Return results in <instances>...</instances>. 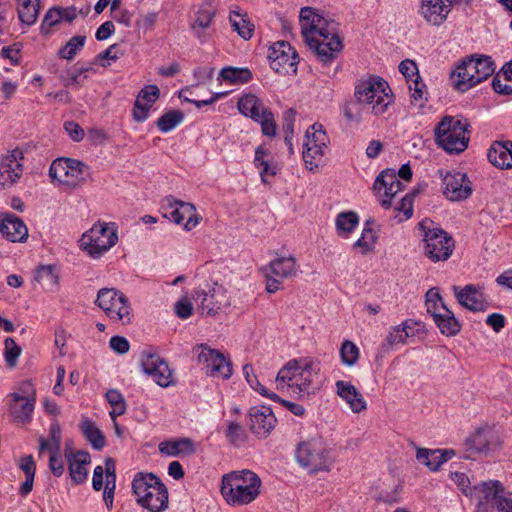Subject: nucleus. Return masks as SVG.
<instances>
[{"mask_svg":"<svg viewBox=\"0 0 512 512\" xmlns=\"http://www.w3.org/2000/svg\"><path fill=\"white\" fill-rule=\"evenodd\" d=\"M158 18L157 12H148L147 14L141 16L136 21V27L139 29H144L145 31L151 30Z\"/></svg>","mask_w":512,"mask_h":512,"instance_id":"62","label":"nucleus"},{"mask_svg":"<svg viewBox=\"0 0 512 512\" xmlns=\"http://www.w3.org/2000/svg\"><path fill=\"white\" fill-rule=\"evenodd\" d=\"M455 1L456 0H420L418 12L428 24L440 26L447 20Z\"/></svg>","mask_w":512,"mask_h":512,"instance_id":"23","label":"nucleus"},{"mask_svg":"<svg viewBox=\"0 0 512 512\" xmlns=\"http://www.w3.org/2000/svg\"><path fill=\"white\" fill-rule=\"evenodd\" d=\"M455 455L452 449L419 448L416 452L417 460L431 471H437L444 463Z\"/></svg>","mask_w":512,"mask_h":512,"instance_id":"31","label":"nucleus"},{"mask_svg":"<svg viewBox=\"0 0 512 512\" xmlns=\"http://www.w3.org/2000/svg\"><path fill=\"white\" fill-rule=\"evenodd\" d=\"M311 361L292 359L288 361L277 373L275 383L280 393L289 392L292 396L299 397L309 391L313 383V375H317Z\"/></svg>","mask_w":512,"mask_h":512,"instance_id":"3","label":"nucleus"},{"mask_svg":"<svg viewBox=\"0 0 512 512\" xmlns=\"http://www.w3.org/2000/svg\"><path fill=\"white\" fill-rule=\"evenodd\" d=\"M413 198L414 195L412 193L406 194L400 201L397 210L403 212L405 215V219H409L413 215Z\"/></svg>","mask_w":512,"mask_h":512,"instance_id":"63","label":"nucleus"},{"mask_svg":"<svg viewBox=\"0 0 512 512\" xmlns=\"http://www.w3.org/2000/svg\"><path fill=\"white\" fill-rule=\"evenodd\" d=\"M304 142L308 143V145L316 144L317 146L327 148L329 138L326 134V131L323 129V125L320 123H314L312 126H310L306 131Z\"/></svg>","mask_w":512,"mask_h":512,"instance_id":"49","label":"nucleus"},{"mask_svg":"<svg viewBox=\"0 0 512 512\" xmlns=\"http://www.w3.org/2000/svg\"><path fill=\"white\" fill-rule=\"evenodd\" d=\"M85 164L71 158L55 159L49 168L52 183L66 188H75L85 180Z\"/></svg>","mask_w":512,"mask_h":512,"instance_id":"13","label":"nucleus"},{"mask_svg":"<svg viewBox=\"0 0 512 512\" xmlns=\"http://www.w3.org/2000/svg\"><path fill=\"white\" fill-rule=\"evenodd\" d=\"M118 241L117 226L113 222L97 221L80 239V248L91 258L98 259Z\"/></svg>","mask_w":512,"mask_h":512,"instance_id":"8","label":"nucleus"},{"mask_svg":"<svg viewBox=\"0 0 512 512\" xmlns=\"http://www.w3.org/2000/svg\"><path fill=\"white\" fill-rule=\"evenodd\" d=\"M277 419L267 406L252 407L249 411V427L259 438L267 437L275 428Z\"/></svg>","mask_w":512,"mask_h":512,"instance_id":"24","label":"nucleus"},{"mask_svg":"<svg viewBox=\"0 0 512 512\" xmlns=\"http://www.w3.org/2000/svg\"><path fill=\"white\" fill-rule=\"evenodd\" d=\"M299 21L305 42L317 59L324 65L334 61L343 48L335 24L311 7L301 9Z\"/></svg>","mask_w":512,"mask_h":512,"instance_id":"1","label":"nucleus"},{"mask_svg":"<svg viewBox=\"0 0 512 512\" xmlns=\"http://www.w3.org/2000/svg\"><path fill=\"white\" fill-rule=\"evenodd\" d=\"M215 13V9L212 6L208 4L201 5L195 14L194 20L190 24L193 34L201 42L205 41L204 30L210 27Z\"/></svg>","mask_w":512,"mask_h":512,"instance_id":"36","label":"nucleus"},{"mask_svg":"<svg viewBox=\"0 0 512 512\" xmlns=\"http://www.w3.org/2000/svg\"><path fill=\"white\" fill-rule=\"evenodd\" d=\"M226 437L234 446H240L246 441L245 430L237 423H229L226 430Z\"/></svg>","mask_w":512,"mask_h":512,"instance_id":"56","label":"nucleus"},{"mask_svg":"<svg viewBox=\"0 0 512 512\" xmlns=\"http://www.w3.org/2000/svg\"><path fill=\"white\" fill-rule=\"evenodd\" d=\"M184 119V114L179 110H170L164 113L156 122L158 129L168 133L176 128Z\"/></svg>","mask_w":512,"mask_h":512,"instance_id":"47","label":"nucleus"},{"mask_svg":"<svg viewBox=\"0 0 512 512\" xmlns=\"http://www.w3.org/2000/svg\"><path fill=\"white\" fill-rule=\"evenodd\" d=\"M487 158L500 170L512 169V141H493L487 151Z\"/></svg>","mask_w":512,"mask_h":512,"instance_id":"29","label":"nucleus"},{"mask_svg":"<svg viewBox=\"0 0 512 512\" xmlns=\"http://www.w3.org/2000/svg\"><path fill=\"white\" fill-rule=\"evenodd\" d=\"M451 479L466 496H471L473 486L470 485V480L466 474L454 472L451 473Z\"/></svg>","mask_w":512,"mask_h":512,"instance_id":"58","label":"nucleus"},{"mask_svg":"<svg viewBox=\"0 0 512 512\" xmlns=\"http://www.w3.org/2000/svg\"><path fill=\"white\" fill-rule=\"evenodd\" d=\"M69 464V473L75 484H81L86 481L88 471L86 466L90 463V455L85 451H77L66 455Z\"/></svg>","mask_w":512,"mask_h":512,"instance_id":"35","label":"nucleus"},{"mask_svg":"<svg viewBox=\"0 0 512 512\" xmlns=\"http://www.w3.org/2000/svg\"><path fill=\"white\" fill-rule=\"evenodd\" d=\"M373 189L381 206L388 209L392 199L403 189V184L394 169H385L376 177Z\"/></svg>","mask_w":512,"mask_h":512,"instance_id":"19","label":"nucleus"},{"mask_svg":"<svg viewBox=\"0 0 512 512\" xmlns=\"http://www.w3.org/2000/svg\"><path fill=\"white\" fill-rule=\"evenodd\" d=\"M492 87L494 91L501 95H511L512 94V82H504L501 77L498 75L492 80Z\"/></svg>","mask_w":512,"mask_h":512,"instance_id":"64","label":"nucleus"},{"mask_svg":"<svg viewBox=\"0 0 512 512\" xmlns=\"http://www.w3.org/2000/svg\"><path fill=\"white\" fill-rule=\"evenodd\" d=\"M229 22L234 32L244 40H250L254 35L255 26L248 13L237 5L230 7Z\"/></svg>","mask_w":512,"mask_h":512,"instance_id":"30","label":"nucleus"},{"mask_svg":"<svg viewBox=\"0 0 512 512\" xmlns=\"http://www.w3.org/2000/svg\"><path fill=\"white\" fill-rule=\"evenodd\" d=\"M469 127L467 119L444 116L434 131L436 143L448 153L463 152L469 144Z\"/></svg>","mask_w":512,"mask_h":512,"instance_id":"6","label":"nucleus"},{"mask_svg":"<svg viewBox=\"0 0 512 512\" xmlns=\"http://www.w3.org/2000/svg\"><path fill=\"white\" fill-rule=\"evenodd\" d=\"M141 366L144 373L150 376L159 386L168 387L172 384V371L159 355L144 352L141 356Z\"/></svg>","mask_w":512,"mask_h":512,"instance_id":"21","label":"nucleus"},{"mask_svg":"<svg viewBox=\"0 0 512 512\" xmlns=\"http://www.w3.org/2000/svg\"><path fill=\"white\" fill-rule=\"evenodd\" d=\"M197 445L190 438H178L159 444L161 454L170 457H189L196 452Z\"/></svg>","mask_w":512,"mask_h":512,"instance_id":"33","label":"nucleus"},{"mask_svg":"<svg viewBox=\"0 0 512 512\" xmlns=\"http://www.w3.org/2000/svg\"><path fill=\"white\" fill-rule=\"evenodd\" d=\"M488 434L489 433L484 429L477 430L471 437L466 440L467 448L477 452H485L489 447Z\"/></svg>","mask_w":512,"mask_h":512,"instance_id":"51","label":"nucleus"},{"mask_svg":"<svg viewBox=\"0 0 512 512\" xmlns=\"http://www.w3.org/2000/svg\"><path fill=\"white\" fill-rule=\"evenodd\" d=\"M110 348L118 354H126L130 349L129 341L122 336H113L109 340Z\"/></svg>","mask_w":512,"mask_h":512,"instance_id":"59","label":"nucleus"},{"mask_svg":"<svg viewBox=\"0 0 512 512\" xmlns=\"http://www.w3.org/2000/svg\"><path fill=\"white\" fill-rule=\"evenodd\" d=\"M95 304L113 322L123 325L132 322L133 313L129 299L119 290L114 288L100 289L97 293Z\"/></svg>","mask_w":512,"mask_h":512,"instance_id":"10","label":"nucleus"},{"mask_svg":"<svg viewBox=\"0 0 512 512\" xmlns=\"http://www.w3.org/2000/svg\"><path fill=\"white\" fill-rule=\"evenodd\" d=\"M0 233L10 242H24L28 238L24 221L10 212L0 213Z\"/></svg>","mask_w":512,"mask_h":512,"instance_id":"26","label":"nucleus"},{"mask_svg":"<svg viewBox=\"0 0 512 512\" xmlns=\"http://www.w3.org/2000/svg\"><path fill=\"white\" fill-rule=\"evenodd\" d=\"M9 397L11 398L9 405L11 416L18 422H28L34 410L35 399L33 397L21 396L17 392L10 394Z\"/></svg>","mask_w":512,"mask_h":512,"instance_id":"32","label":"nucleus"},{"mask_svg":"<svg viewBox=\"0 0 512 512\" xmlns=\"http://www.w3.org/2000/svg\"><path fill=\"white\" fill-rule=\"evenodd\" d=\"M359 348L349 340H345L340 348L341 361L346 366H354L359 359Z\"/></svg>","mask_w":512,"mask_h":512,"instance_id":"50","label":"nucleus"},{"mask_svg":"<svg viewBox=\"0 0 512 512\" xmlns=\"http://www.w3.org/2000/svg\"><path fill=\"white\" fill-rule=\"evenodd\" d=\"M4 359L8 366L14 367L21 354V348L17 345L13 338H6L4 342Z\"/></svg>","mask_w":512,"mask_h":512,"instance_id":"54","label":"nucleus"},{"mask_svg":"<svg viewBox=\"0 0 512 512\" xmlns=\"http://www.w3.org/2000/svg\"><path fill=\"white\" fill-rule=\"evenodd\" d=\"M502 493L498 481L482 482L473 486L470 498L475 503L476 512H498L499 503L507 497Z\"/></svg>","mask_w":512,"mask_h":512,"instance_id":"15","label":"nucleus"},{"mask_svg":"<svg viewBox=\"0 0 512 512\" xmlns=\"http://www.w3.org/2000/svg\"><path fill=\"white\" fill-rule=\"evenodd\" d=\"M476 69L474 68L472 57L461 61L450 73V80L458 91L466 92L478 85Z\"/></svg>","mask_w":512,"mask_h":512,"instance_id":"27","label":"nucleus"},{"mask_svg":"<svg viewBox=\"0 0 512 512\" xmlns=\"http://www.w3.org/2000/svg\"><path fill=\"white\" fill-rule=\"evenodd\" d=\"M193 306L191 302L187 299H181L175 304V313L181 319H187L192 315Z\"/></svg>","mask_w":512,"mask_h":512,"instance_id":"61","label":"nucleus"},{"mask_svg":"<svg viewBox=\"0 0 512 512\" xmlns=\"http://www.w3.org/2000/svg\"><path fill=\"white\" fill-rule=\"evenodd\" d=\"M303 147V160L306 167L311 171L317 169L323 162L326 147L317 146L316 144L308 145L305 142Z\"/></svg>","mask_w":512,"mask_h":512,"instance_id":"46","label":"nucleus"},{"mask_svg":"<svg viewBox=\"0 0 512 512\" xmlns=\"http://www.w3.org/2000/svg\"><path fill=\"white\" fill-rule=\"evenodd\" d=\"M159 96L160 90L156 85L151 84L144 86L138 93L134 103L132 110L133 119L138 123L146 121L153 105L159 99Z\"/></svg>","mask_w":512,"mask_h":512,"instance_id":"25","label":"nucleus"},{"mask_svg":"<svg viewBox=\"0 0 512 512\" xmlns=\"http://www.w3.org/2000/svg\"><path fill=\"white\" fill-rule=\"evenodd\" d=\"M261 489V478L249 469L230 471L221 478V495L225 502L232 507L251 504L258 499Z\"/></svg>","mask_w":512,"mask_h":512,"instance_id":"2","label":"nucleus"},{"mask_svg":"<svg viewBox=\"0 0 512 512\" xmlns=\"http://www.w3.org/2000/svg\"><path fill=\"white\" fill-rule=\"evenodd\" d=\"M197 349L199 350L198 362L207 375L222 379L231 377L232 364L220 351L205 344H200Z\"/></svg>","mask_w":512,"mask_h":512,"instance_id":"16","label":"nucleus"},{"mask_svg":"<svg viewBox=\"0 0 512 512\" xmlns=\"http://www.w3.org/2000/svg\"><path fill=\"white\" fill-rule=\"evenodd\" d=\"M252 79V73L245 67L227 66L221 69L218 80L230 84H244Z\"/></svg>","mask_w":512,"mask_h":512,"instance_id":"41","label":"nucleus"},{"mask_svg":"<svg viewBox=\"0 0 512 512\" xmlns=\"http://www.w3.org/2000/svg\"><path fill=\"white\" fill-rule=\"evenodd\" d=\"M268 59L273 70L281 74L296 73L298 54L286 41L275 42L268 50Z\"/></svg>","mask_w":512,"mask_h":512,"instance_id":"17","label":"nucleus"},{"mask_svg":"<svg viewBox=\"0 0 512 512\" xmlns=\"http://www.w3.org/2000/svg\"><path fill=\"white\" fill-rule=\"evenodd\" d=\"M459 304L473 312L485 311L488 303L480 289L474 285H466L464 288H453Z\"/></svg>","mask_w":512,"mask_h":512,"instance_id":"28","label":"nucleus"},{"mask_svg":"<svg viewBox=\"0 0 512 512\" xmlns=\"http://www.w3.org/2000/svg\"><path fill=\"white\" fill-rule=\"evenodd\" d=\"M471 57L474 68L476 69L478 84L493 75L496 66L490 56L474 54Z\"/></svg>","mask_w":512,"mask_h":512,"instance_id":"44","label":"nucleus"},{"mask_svg":"<svg viewBox=\"0 0 512 512\" xmlns=\"http://www.w3.org/2000/svg\"><path fill=\"white\" fill-rule=\"evenodd\" d=\"M297 271L296 259L292 256L278 257L272 260L265 268L267 292L278 291L281 286L280 280L295 276Z\"/></svg>","mask_w":512,"mask_h":512,"instance_id":"18","label":"nucleus"},{"mask_svg":"<svg viewBox=\"0 0 512 512\" xmlns=\"http://www.w3.org/2000/svg\"><path fill=\"white\" fill-rule=\"evenodd\" d=\"M354 96L359 104L374 115L385 113L394 101L389 84L378 76L360 80L355 86Z\"/></svg>","mask_w":512,"mask_h":512,"instance_id":"5","label":"nucleus"},{"mask_svg":"<svg viewBox=\"0 0 512 512\" xmlns=\"http://www.w3.org/2000/svg\"><path fill=\"white\" fill-rule=\"evenodd\" d=\"M60 22H62L60 8H50L42 20L40 27L41 33L44 35H49L51 33V27L59 24Z\"/></svg>","mask_w":512,"mask_h":512,"instance_id":"55","label":"nucleus"},{"mask_svg":"<svg viewBox=\"0 0 512 512\" xmlns=\"http://www.w3.org/2000/svg\"><path fill=\"white\" fill-rule=\"evenodd\" d=\"M17 13L20 21L27 25H33L40 11V0H17Z\"/></svg>","mask_w":512,"mask_h":512,"instance_id":"39","label":"nucleus"},{"mask_svg":"<svg viewBox=\"0 0 512 512\" xmlns=\"http://www.w3.org/2000/svg\"><path fill=\"white\" fill-rule=\"evenodd\" d=\"M378 236L376 232L371 227V222L366 221L361 233L360 238H358L354 244L352 245L353 249H360L363 255H366L374 250L375 244L377 242Z\"/></svg>","mask_w":512,"mask_h":512,"instance_id":"42","label":"nucleus"},{"mask_svg":"<svg viewBox=\"0 0 512 512\" xmlns=\"http://www.w3.org/2000/svg\"><path fill=\"white\" fill-rule=\"evenodd\" d=\"M296 459L310 473L328 471L333 463L330 450L322 438L301 442L296 449Z\"/></svg>","mask_w":512,"mask_h":512,"instance_id":"9","label":"nucleus"},{"mask_svg":"<svg viewBox=\"0 0 512 512\" xmlns=\"http://www.w3.org/2000/svg\"><path fill=\"white\" fill-rule=\"evenodd\" d=\"M422 235L423 252L433 262L446 261L453 253L455 242L442 228L433 221L424 219L418 224Z\"/></svg>","mask_w":512,"mask_h":512,"instance_id":"7","label":"nucleus"},{"mask_svg":"<svg viewBox=\"0 0 512 512\" xmlns=\"http://www.w3.org/2000/svg\"><path fill=\"white\" fill-rule=\"evenodd\" d=\"M413 324L412 320H406L402 324L392 327L385 339L386 344L390 347L405 344L407 339L413 335L410 332Z\"/></svg>","mask_w":512,"mask_h":512,"instance_id":"43","label":"nucleus"},{"mask_svg":"<svg viewBox=\"0 0 512 512\" xmlns=\"http://www.w3.org/2000/svg\"><path fill=\"white\" fill-rule=\"evenodd\" d=\"M425 305L427 312L433 317L435 314L442 312L441 306L445 305L439 290L435 287L430 288L425 295Z\"/></svg>","mask_w":512,"mask_h":512,"instance_id":"52","label":"nucleus"},{"mask_svg":"<svg viewBox=\"0 0 512 512\" xmlns=\"http://www.w3.org/2000/svg\"><path fill=\"white\" fill-rule=\"evenodd\" d=\"M34 279L46 291H54L58 286V275L53 266L46 265L37 269Z\"/></svg>","mask_w":512,"mask_h":512,"instance_id":"45","label":"nucleus"},{"mask_svg":"<svg viewBox=\"0 0 512 512\" xmlns=\"http://www.w3.org/2000/svg\"><path fill=\"white\" fill-rule=\"evenodd\" d=\"M442 312L435 314L433 320L441 333L447 336L456 335L460 331V324L455 318L453 312L445 305L441 306Z\"/></svg>","mask_w":512,"mask_h":512,"instance_id":"38","label":"nucleus"},{"mask_svg":"<svg viewBox=\"0 0 512 512\" xmlns=\"http://www.w3.org/2000/svg\"><path fill=\"white\" fill-rule=\"evenodd\" d=\"M136 502L149 512H163L168 508V490L153 473L138 472L132 481Z\"/></svg>","mask_w":512,"mask_h":512,"instance_id":"4","label":"nucleus"},{"mask_svg":"<svg viewBox=\"0 0 512 512\" xmlns=\"http://www.w3.org/2000/svg\"><path fill=\"white\" fill-rule=\"evenodd\" d=\"M86 37L84 35L73 36L60 50L58 56L66 60H72L84 47Z\"/></svg>","mask_w":512,"mask_h":512,"instance_id":"48","label":"nucleus"},{"mask_svg":"<svg viewBox=\"0 0 512 512\" xmlns=\"http://www.w3.org/2000/svg\"><path fill=\"white\" fill-rule=\"evenodd\" d=\"M239 112L261 125L262 133L266 136H275L276 123L272 112L255 94H244L237 102Z\"/></svg>","mask_w":512,"mask_h":512,"instance_id":"12","label":"nucleus"},{"mask_svg":"<svg viewBox=\"0 0 512 512\" xmlns=\"http://www.w3.org/2000/svg\"><path fill=\"white\" fill-rule=\"evenodd\" d=\"M443 194L450 201H462L472 194L471 182L461 172L447 173L443 178Z\"/></svg>","mask_w":512,"mask_h":512,"instance_id":"22","label":"nucleus"},{"mask_svg":"<svg viewBox=\"0 0 512 512\" xmlns=\"http://www.w3.org/2000/svg\"><path fill=\"white\" fill-rule=\"evenodd\" d=\"M23 153L14 149L0 159V188L6 189L18 182L23 173Z\"/></svg>","mask_w":512,"mask_h":512,"instance_id":"20","label":"nucleus"},{"mask_svg":"<svg viewBox=\"0 0 512 512\" xmlns=\"http://www.w3.org/2000/svg\"><path fill=\"white\" fill-rule=\"evenodd\" d=\"M399 71L407 80L413 81L414 79L419 78L417 65L410 59L400 62Z\"/></svg>","mask_w":512,"mask_h":512,"instance_id":"57","label":"nucleus"},{"mask_svg":"<svg viewBox=\"0 0 512 512\" xmlns=\"http://www.w3.org/2000/svg\"><path fill=\"white\" fill-rule=\"evenodd\" d=\"M39 442H40V446H39L40 454H42L45 451L49 452L50 455L59 452V449H60L59 437H54V439L40 438Z\"/></svg>","mask_w":512,"mask_h":512,"instance_id":"60","label":"nucleus"},{"mask_svg":"<svg viewBox=\"0 0 512 512\" xmlns=\"http://www.w3.org/2000/svg\"><path fill=\"white\" fill-rule=\"evenodd\" d=\"M359 216L353 211L340 212L335 219L338 236L347 238L358 226Z\"/></svg>","mask_w":512,"mask_h":512,"instance_id":"40","label":"nucleus"},{"mask_svg":"<svg viewBox=\"0 0 512 512\" xmlns=\"http://www.w3.org/2000/svg\"><path fill=\"white\" fill-rule=\"evenodd\" d=\"M336 394L343 399L350 407V409L359 413L366 409V402L363 396L358 392L357 388L350 382L338 380L335 383Z\"/></svg>","mask_w":512,"mask_h":512,"instance_id":"34","label":"nucleus"},{"mask_svg":"<svg viewBox=\"0 0 512 512\" xmlns=\"http://www.w3.org/2000/svg\"><path fill=\"white\" fill-rule=\"evenodd\" d=\"M161 212L165 218L176 224H181L186 220L184 224L186 231L192 230L200 222V216L196 213L193 204L177 200L173 196H168L163 200Z\"/></svg>","mask_w":512,"mask_h":512,"instance_id":"14","label":"nucleus"},{"mask_svg":"<svg viewBox=\"0 0 512 512\" xmlns=\"http://www.w3.org/2000/svg\"><path fill=\"white\" fill-rule=\"evenodd\" d=\"M79 427L86 440L95 450H102L105 447V436L94 421L82 416Z\"/></svg>","mask_w":512,"mask_h":512,"instance_id":"37","label":"nucleus"},{"mask_svg":"<svg viewBox=\"0 0 512 512\" xmlns=\"http://www.w3.org/2000/svg\"><path fill=\"white\" fill-rule=\"evenodd\" d=\"M198 308L209 316H215L231 304L226 288L216 282L206 283L193 293Z\"/></svg>","mask_w":512,"mask_h":512,"instance_id":"11","label":"nucleus"},{"mask_svg":"<svg viewBox=\"0 0 512 512\" xmlns=\"http://www.w3.org/2000/svg\"><path fill=\"white\" fill-rule=\"evenodd\" d=\"M106 399L113 407V410L110 412L112 418L122 415L125 412L124 398L118 390L111 389L107 391Z\"/></svg>","mask_w":512,"mask_h":512,"instance_id":"53","label":"nucleus"}]
</instances>
